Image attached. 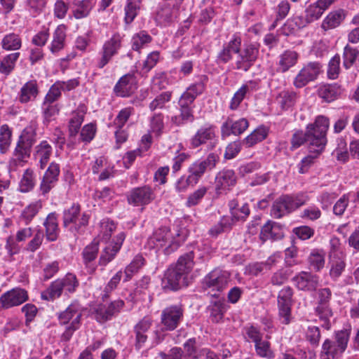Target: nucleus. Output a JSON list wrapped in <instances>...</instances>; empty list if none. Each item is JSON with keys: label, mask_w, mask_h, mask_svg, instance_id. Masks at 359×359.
<instances>
[{"label": "nucleus", "mask_w": 359, "mask_h": 359, "mask_svg": "<svg viewBox=\"0 0 359 359\" xmlns=\"http://www.w3.org/2000/svg\"><path fill=\"white\" fill-rule=\"evenodd\" d=\"M140 0H127L125 7V21L127 24L132 22L140 8Z\"/></svg>", "instance_id": "nucleus-50"}, {"label": "nucleus", "mask_w": 359, "mask_h": 359, "mask_svg": "<svg viewBox=\"0 0 359 359\" xmlns=\"http://www.w3.org/2000/svg\"><path fill=\"white\" fill-rule=\"evenodd\" d=\"M245 333L248 340L255 344V350L258 356L266 359H273L275 357L269 341V335L266 334L264 337V334L260 330L253 325L246 327Z\"/></svg>", "instance_id": "nucleus-8"}, {"label": "nucleus", "mask_w": 359, "mask_h": 359, "mask_svg": "<svg viewBox=\"0 0 359 359\" xmlns=\"http://www.w3.org/2000/svg\"><path fill=\"white\" fill-rule=\"evenodd\" d=\"M358 51L348 45H346L344 49V62L343 65L346 69H349L355 62Z\"/></svg>", "instance_id": "nucleus-57"}, {"label": "nucleus", "mask_w": 359, "mask_h": 359, "mask_svg": "<svg viewBox=\"0 0 359 359\" xmlns=\"http://www.w3.org/2000/svg\"><path fill=\"white\" fill-rule=\"evenodd\" d=\"M123 36L118 33L114 34L110 39L106 41L99 54L100 57L97 60V67L99 69L104 68L117 55L122 46Z\"/></svg>", "instance_id": "nucleus-10"}, {"label": "nucleus", "mask_w": 359, "mask_h": 359, "mask_svg": "<svg viewBox=\"0 0 359 359\" xmlns=\"http://www.w3.org/2000/svg\"><path fill=\"white\" fill-rule=\"evenodd\" d=\"M171 99V93L163 92L156 97V98L149 104V109L151 111L156 109H161L165 107V104L170 102Z\"/></svg>", "instance_id": "nucleus-58"}, {"label": "nucleus", "mask_w": 359, "mask_h": 359, "mask_svg": "<svg viewBox=\"0 0 359 359\" xmlns=\"http://www.w3.org/2000/svg\"><path fill=\"white\" fill-rule=\"evenodd\" d=\"M205 164V163L203 162V161H196L189 166L188 169L189 172V176L192 179L193 182L197 184L205 173L207 170Z\"/></svg>", "instance_id": "nucleus-51"}, {"label": "nucleus", "mask_w": 359, "mask_h": 359, "mask_svg": "<svg viewBox=\"0 0 359 359\" xmlns=\"http://www.w3.org/2000/svg\"><path fill=\"white\" fill-rule=\"evenodd\" d=\"M340 57L335 55L329 62L327 68V76L330 79H336L340 72Z\"/></svg>", "instance_id": "nucleus-59"}, {"label": "nucleus", "mask_w": 359, "mask_h": 359, "mask_svg": "<svg viewBox=\"0 0 359 359\" xmlns=\"http://www.w3.org/2000/svg\"><path fill=\"white\" fill-rule=\"evenodd\" d=\"M35 185V176L32 169L25 170L19 182V190L20 192L26 193L31 191Z\"/></svg>", "instance_id": "nucleus-44"}, {"label": "nucleus", "mask_w": 359, "mask_h": 359, "mask_svg": "<svg viewBox=\"0 0 359 359\" xmlns=\"http://www.w3.org/2000/svg\"><path fill=\"white\" fill-rule=\"evenodd\" d=\"M346 16V11L344 9L331 11L323 20L321 27L325 31L334 29L341 24Z\"/></svg>", "instance_id": "nucleus-31"}, {"label": "nucleus", "mask_w": 359, "mask_h": 359, "mask_svg": "<svg viewBox=\"0 0 359 359\" xmlns=\"http://www.w3.org/2000/svg\"><path fill=\"white\" fill-rule=\"evenodd\" d=\"M311 23L307 18L306 15H295L292 19L289 20L287 25L291 27L292 29H299L305 27L309 24Z\"/></svg>", "instance_id": "nucleus-62"}, {"label": "nucleus", "mask_w": 359, "mask_h": 359, "mask_svg": "<svg viewBox=\"0 0 359 359\" xmlns=\"http://www.w3.org/2000/svg\"><path fill=\"white\" fill-rule=\"evenodd\" d=\"M207 78L201 76L199 80L191 84L180 97L179 107H194V102L196 98L202 94L205 88Z\"/></svg>", "instance_id": "nucleus-15"}, {"label": "nucleus", "mask_w": 359, "mask_h": 359, "mask_svg": "<svg viewBox=\"0 0 359 359\" xmlns=\"http://www.w3.org/2000/svg\"><path fill=\"white\" fill-rule=\"evenodd\" d=\"M183 238L180 236V231H172L168 227H161L156 229L148 238L147 247L151 250L158 251L163 250L165 254H170L175 251Z\"/></svg>", "instance_id": "nucleus-3"}, {"label": "nucleus", "mask_w": 359, "mask_h": 359, "mask_svg": "<svg viewBox=\"0 0 359 359\" xmlns=\"http://www.w3.org/2000/svg\"><path fill=\"white\" fill-rule=\"evenodd\" d=\"M20 53L15 52L0 57V74L4 76L10 75L15 69Z\"/></svg>", "instance_id": "nucleus-38"}, {"label": "nucleus", "mask_w": 359, "mask_h": 359, "mask_svg": "<svg viewBox=\"0 0 359 359\" xmlns=\"http://www.w3.org/2000/svg\"><path fill=\"white\" fill-rule=\"evenodd\" d=\"M337 145L333 151L332 155L337 159V161L345 163L349 158L346 140L343 138H338L337 140Z\"/></svg>", "instance_id": "nucleus-52"}, {"label": "nucleus", "mask_w": 359, "mask_h": 359, "mask_svg": "<svg viewBox=\"0 0 359 359\" xmlns=\"http://www.w3.org/2000/svg\"><path fill=\"white\" fill-rule=\"evenodd\" d=\"M217 142L216 127L209 123L200 127L190 139L191 147L194 149L205 144L212 149Z\"/></svg>", "instance_id": "nucleus-11"}, {"label": "nucleus", "mask_w": 359, "mask_h": 359, "mask_svg": "<svg viewBox=\"0 0 359 359\" xmlns=\"http://www.w3.org/2000/svg\"><path fill=\"white\" fill-rule=\"evenodd\" d=\"M318 294V301L316 312L320 320L323 321V326L325 329L329 330L331 326L330 318L332 316V312L329 305L332 292L329 288H323L319 290Z\"/></svg>", "instance_id": "nucleus-12"}, {"label": "nucleus", "mask_w": 359, "mask_h": 359, "mask_svg": "<svg viewBox=\"0 0 359 359\" xmlns=\"http://www.w3.org/2000/svg\"><path fill=\"white\" fill-rule=\"evenodd\" d=\"M98 250V242L97 241H93L87 245L83 251V257L85 263L94 260L97 257Z\"/></svg>", "instance_id": "nucleus-61"}, {"label": "nucleus", "mask_w": 359, "mask_h": 359, "mask_svg": "<svg viewBox=\"0 0 359 359\" xmlns=\"http://www.w3.org/2000/svg\"><path fill=\"white\" fill-rule=\"evenodd\" d=\"M79 281L73 273H67L64 278H58L41 293V297L46 301H54L62 292L65 294L74 293L79 287Z\"/></svg>", "instance_id": "nucleus-5"}, {"label": "nucleus", "mask_w": 359, "mask_h": 359, "mask_svg": "<svg viewBox=\"0 0 359 359\" xmlns=\"http://www.w3.org/2000/svg\"><path fill=\"white\" fill-rule=\"evenodd\" d=\"M259 54L258 48L252 44L246 46L239 50L235 61L234 68L238 70L247 72L254 65Z\"/></svg>", "instance_id": "nucleus-13"}, {"label": "nucleus", "mask_w": 359, "mask_h": 359, "mask_svg": "<svg viewBox=\"0 0 359 359\" xmlns=\"http://www.w3.org/2000/svg\"><path fill=\"white\" fill-rule=\"evenodd\" d=\"M12 130L7 124L0 127V153L6 154L11 143Z\"/></svg>", "instance_id": "nucleus-47"}, {"label": "nucleus", "mask_w": 359, "mask_h": 359, "mask_svg": "<svg viewBox=\"0 0 359 359\" xmlns=\"http://www.w3.org/2000/svg\"><path fill=\"white\" fill-rule=\"evenodd\" d=\"M22 41L21 36L15 32L4 34L1 39L0 46L4 51H16L21 48Z\"/></svg>", "instance_id": "nucleus-34"}, {"label": "nucleus", "mask_w": 359, "mask_h": 359, "mask_svg": "<svg viewBox=\"0 0 359 359\" xmlns=\"http://www.w3.org/2000/svg\"><path fill=\"white\" fill-rule=\"evenodd\" d=\"M267 135L266 130L264 128H258L244 140L247 147H252L257 143L264 140Z\"/></svg>", "instance_id": "nucleus-54"}, {"label": "nucleus", "mask_w": 359, "mask_h": 359, "mask_svg": "<svg viewBox=\"0 0 359 359\" xmlns=\"http://www.w3.org/2000/svg\"><path fill=\"white\" fill-rule=\"evenodd\" d=\"M194 254L193 252L185 253L180 257L177 264L166 271L162 280L163 287L165 290H177L186 285L187 275L191 271Z\"/></svg>", "instance_id": "nucleus-2"}, {"label": "nucleus", "mask_w": 359, "mask_h": 359, "mask_svg": "<svg viewBox=\"0 0 359 359\" xmlns=\"http://www.w3.org/2000/svg\"><path fill=\"white\" fill-rule=\"evenodd\" d=\"M184 349L185 352L184 357L189 359H199L202 355L203 348H197L194 338L189 339L184 343Z\"/></svg>", "instance_id": "nucleus-53"}, {"label": "nucleus", "mask_w": 359, "mask_h": 359, "mask_svg": "<svg viewBox=\"0 0 359 359\" xmlns=\"http://www.w3.org/2000/svg\"><path fill=\"white\" fill-rule=\"evenodd\" d=\"M152 325V320L149 317H144L140 320L134 327L135 334V346L141 348L148 338V332Z\"/></svg>", "instance_id": "nucleus-27"}, {"label": "nucleus", "mask_w": 359, "mask_h": 359, "mask_svg": "<svg viewBox=\"0 0 359 359\" xmlns=\"http://www.w3.org/2000/svg\"><path fill=\"white\" fill-rule=\"evenodd\" d=\"M144 259L142 256L137 255L135 257L133 260L125 269V281L130 280L131 277L138 271V270L144 265Z\"/></svg>", "instance_id": "nucleus-55"}, {"label": "nucleus", "mask_w": 359, "mask_h": 359, "mask_svg": "<svg viewBox=\"0 0 359 359\" xmlns=\"http://www.w3.org/2000/svg\"><path fill=\"white\" fill-rule=\"evenodd\" d=\"M308 201L309 196L304 194L281 196L273 203L271 215L276 219L281 218L304 205Z\"/></svg>", "instance_id": "nucleus-6"}, {"label": "nucleus", "mask_w": 359, "mask_h": 359, "mask_svg": "<svg viewBox=\"0 0 359 359\" xmlns=\"http://www.w3.org/2000/svg\"><path fill=\"white\" fill-rule=\"evenodd\" d=\"M66 30V26L64 25H58L55 29L53 34L52 41L48 46L50 51L53 55H57L65 48L67 36Z\"/></svg>", "instance_id": "nucleus-30"}, {"label": "nucleus", "mask_w": 359, "mask_h": 359, "mask_svg": "<svg viewBox=\"0 0 359 359\" xmlns=\"http://www.w3.org/2000/svg\"><path fill=\"white\" fill-rule=\"evenodd\" d=\"M341 92V86L337 83L324 84L320 86L318 90L319 97L327 102L336 100Z\"/></svg>", "instance_id": "nucleus-39"}, {"label": "nucleus", "mask_w": 359, "mask_h": 359, "mask_svg": "<svg viewBox=\"0 0 359 359\" xmlns=\"http://www.w3.org/2000/svg\"><path fill=\"white\" fill-rule=\"evenodd\" d=\"M125 238V233L121 232L117 235L116 239L112 243H109L104 248L99 260L100 265L106 266L115 257L117 252L120 250Z\"/></svg>", "instance_id": "nucleus-23"}, {"label": "nucleus", "mask_w": 359, "mask_h": 359, "mask_svg": "<svg viewBox=\"0 0 359 359\" xmlns=\"http://www.w3.org/2000/svg\"><path fill=\"white\" fill-rule=\"evenodd\" d=\"M325 256L323 250H313L309 257L310 266L316 271H320L325 266Z\"/></svg>", "instance_id": "nucleus-49"}, {"label": "nucleus", "mask_w": 359, "mask_h": 359, "mask_svg": "<svg viewBox=\"0 0 359 359\" xmlns=\"http://www.w3.org/2000/svg\"><path fill=\"white\" fill-rule=\"evenodd\" d=\"M184 310L181 305H172L165 308L161 313V323L166 330H174L183 319Z\"/></svg>", "instance_id": "nucleus-14"}, {"label": "nucleus", "mask_w": 359, "mask_h": 359, "mask_svg": "<svg viewBox=\"0 0 359 359\" xmlns=\"http://www.w3.org/2000/svg\"><path fill=\"white\" fill-rule=\"evenodd\" d=\"M330 276L333 280H337L345 269V255L341 251L333 250L330 252Z\"/></svg>", "instance_id": "nucleus-26"}, {"label": "nucleus", "mask_w": 359, "mask_h": 359, "mask_svg": "<svg viewBox=\"0 0 359 359\" xmlns=\"http://www.w3.org/2000/svg\"><path fill=\"white\" fill-rule=\"evenodd\" d=\"M321 65L319 62H309L304 66L296 76L294 85L297 88H302L309 82L315 80L320 72Z\"/></svg>", "instance_id": "nucleus-20"}, {"label": "nucleus", "mask_w": 359, "mask_h": 359, "mask_svg": "<svg viewBox=\"0 0 359 359\" xmlns=\"http://www.w3.org/2000/svg\"><path fill=\"white\" fill-rule=\"evenodd\" d=\"M329 126L328 118L318 116L314 123L307 126L305 133L297 131L293 134L291 140L292 149H295L306 142L310 153L320 154L327 142L326 135Z\"/></svg>", "instance_id": "nucleus-1"}, {"label": "nucleus", "mask_w": 359, "mask_h": 359, "mask_svg": "<svg viewBox=\"0 0 359 359\" xmlns=\"http://www.w3.org/2000/svg\"><path fill=\"white\" fill-rule=\"evenodd\" d=\"M299 58V54L292 50H287L284 51L279 56V61L278 63V70L280 72H286L290 68L294 67Z\"/></svg>", "instance_id": "nucleus-36"}, {"label": "nucleus", "mask_w": 359, "mask_h": 359, "mask_svg": "<svg viewBox=\"0 0 359 359\" xmlns=\"http://www.w3.org/2000/svg\"><path fill=\"white\" fill-rule=\"evenodd\" d=\"M241 46V39L239 36L233 35L232 39L224 44L222 49L217 55V61L226 64L233 59V56L239 51Z\"/></svg>", "instance_id": "nucleus-24"}, {"label": "nucleus", "mask_w": 359, "mask_h": 359, "mask_svg": "<svg viewBox=\"0 0 359 359\" xmlns=\"http://www.w3.org/2000/svg\"><path fill=\"white\" fill-rule=\"evenodd\" d=\"M154 198V191L147 185L132 189L127 196L128 203L134 206L148 205Z\"/></svg>", "instance_id": "nucleus-16"}, {"label": "nucleus", "mask_w": 359, "mask_h": 359, "mask_svg": "<svg viewBox=\"0 0 359 359\" xmlns=\"http://www.w3.org/2000/svg\"><path fill=\"white\" fill-rule=\"evenodd\" d=\"M249 126L247 119L242 118L238 121L228 118L222 126L221 132L223 137L233 134L238 135L243 133Z\"/></svg>", "instance_id": "nucleus-28"}, {"label": "nucleus", "mask_w": 359, "mask_h": 359, "mask_svg": "<svg viewBox=\"0 0 359 359\" xmlns=\"http://www.w3.org/2000/svg\"><path fill=\"white\" fill-rule=\"evenodd\" d=\"M229 208L232 217L236 220L244 219L250 214V209L247 203H243L240 206L238 201L233 200L229 203Z\"/></svg>", "instance_id": "nucleus-46"}, {"label": "nucleus", "mask_w": 359, "mask_h": 359, "mask_svg": "<svg viewBox=\"0 0 359 359\" xmlns=\"http://www.w3.org/2000/svg\"><path fill=\"white\" fill-rule=\"evenodd\" d=\"M53 153V147L46 140L41 141L34 148V158L39 161V167L44 169Z\"/></svg>", "instance_id": "nucleus-29"}, {"label": "nucleus", "mask_w": 359, "mask_h": 359, "mask_svg": "<svg viewBox=\"0 0 359 359\" xmlns=\"http://www.w3.org/2000/svg\"><path fill=\"white\" fill-rule=\"evenodd\" d=\"M323 13L316 2L310 4L305 10L306 15L311 22L318 20Z\"/></svg>", "instance_id": "nucleus-63"}, {"label": "nucleus", "mask_w": 359, "mask_h": 359, "mask_svg": "<svg viewBox=\"0 0 359 359\" xmlns=\"http://www.w3.org/2000/svg\"><path fill=\"white\" fill-rule=\"evenodd\" d=\"M350 332L347 330L336 332L335 340L327 339L322 345L320 357L323 359H339L345 351Z\"/></svg>", "instance_id": "nucleus-7"}, {"label": "nucleus", "mask_w": 359, "mask_h": 359, "mask_svg": "<svg viewBox=\"0 0 359 359\" xmlns=\"http://www.w3.org/2000/svg\"><path fill=\"white\" fill-rule=\"evenodd\" d=\"M39 93L38 86L36 81L31 80L25 83L18 93L19 102L22 104L33 101Z\"/></svg>", "instance_id": "nucleus-33"}, {"label": "nucleus", "mask_w": 359, "mask_h": 359, "mask_svg": "<svg viewBox=\"0 0 359 359\" xmlns=\"http://www.w3.org/2000/svg\"><path fill=\"white\" fill-rule=\"evenodd\" d=\"M292 294V288L285 287L279 292L278 295L279 315L282 319V323L284 324H288L290 321Z\"/></svg>", "instance_id": "nucleus-19"}, {"label": "nucleus", "mask_w": 359, "mask_h": 359, "mask_svg": "<svg viewBox=\"0 0 359 359\" xmlns=\"http://www.w3.org/2000/svg\"><path fill=\"white\" fill-rule=\"evenodd\" d=\"M131 76L124 75L117 82L114 90L118 96L127 97L132 93Z\"/></svg>", "instance_id": "nucleus-42"}, {"label": "nucleus", "mask_w": 359, "mask_h": 359, "mask_svg": "<svg viewBox=\"0 0 359 359\" xmlns=\"http://www.w3.org/2000/svg\"><path fill=\"white\" fill-rule=\"evenodd\" d=\"M180 114L171 118V121L177 126H183L188 122H193L194 120V107H179Z\"/></svg>", "instance_id": "nucleus-41"}, {"label": "nucleus", "mask_w": 359, "mask_h": 359, "mask_svg": "<svg viewBox=\"0 0 359 359\" xmlns=\"http://www.w3.org/2000/svg\"><path fill=\"white\" fill-rule=\"evenodd\" d=\"M292 281L300 290L314 291L318 286L319 278L310 272L301 271L293 277Z\"/></svg>", "instance_id": "nucleus-22"}, {"label": "nucleus", "mask_w": 359, "mask_h": 359, "mask_svg": "<svg viewBox=\"0 0 359 359\" xmlns=\"http://www.w3.org/2000/svg\"><path fill=\"white\" fill-rule=\"evenodd\" d=\"M151 40V36L146 31H140L132 37V49L140 52V49L144 48Z\"/></svg>", "instance_id": "nucleus-45"}, {"label": "nucleus", "mask_w": 359, "mask_h": 359, "mask_svg": "<svg viewBox=\"0 0 359 359\" xmlns=\"http://www.w3.org/2000/svg\"><path fill=\"white\" fill-rule=\"evenodd\" d=\"M80 211V205L74 203L63 212V225L67 227L72 224L69 230L74 234L81 231L88 224L89 215L86 212L81 214Z\"/></svg>", "instance_id": "nucleus-9"}, {"label": "nucleus", "mask_w": 359, "mask_h": 359, "mask_svg": "<svg viewBox=\"0 0 359 359\" xmlns=\"http://www.w3.org/2000/svg\"><path fill=\"white\" fill-rule=\"evenodd\" d=\"M207 191L208 189L205 187H200L198 189H196L194 192L188 196L187 201L186 202L187 205L188 207H191L198 204L206 194Z\"/></svg>", "instance_id": "nucleus-60"}, {"label": "nucleus", "mask_w": 359, "mask_h": 359, "mask_svg": "<svg viewBox=\"0 0 359 359\" xmlns=\"http://www.w3.org/2000/svg\"><path fill=\"white\" fill-rule=\"evenodd\" d=\"M296 100V93L291 91L283 90L276 97V101L280 108L286 110L292 107Z\"/></svg>", "instance_id": "nucleus-48"}, {"label": "nucleus", "mask_w": 359, "mask_h": 359, "mask_svg": "<svg viewBox=\"0 0 359 359\" xmlns=\"http://www.w3.org/2000/svg\"><path fill=\"white\" fill-rule=\"evenodd\" d=\"M259 88V84L256 81H249L241 86V87L234 93L231 98L229 108L231 110H236L239 107L241 102L247 96L256 91Z\"/></svg>", "instance_id": "nucleus-25"}, {"label": "nucleus", "mask_w": 359, "mask_h": 359, "mask_svg": "<svg viewBox=\"0 0 359 359\" xmlns=\"http://www.w3.org/2000/svg\"><path fill=\"white\" fill-rule=\"evenodd\" d=\"M43 226L46 229V239L49 241H56L59 234L57 215L55 212L48 214L43 222Z\"/></svg>", "instance_id": "nucleus-37"}, {"label": "nucleus", "mask_w": 359, "mask_h": 359, "mask_svg": "<svg viewBox=\"0 0 359 359\" xmlns=\"http://www.w3.org/2000/svg\"><path fill=\"white\" fill-rule=\"evenodd\" d=\"M96 4V0L74 1L73 15L76 19H82L89 15L90 11Z\"/></svg>", "instance_id": "nucleus-40"}, {"label": "nucleus", "mask_w": 359, "mask_h": 359, "mask_svg": "<svg viewBox=\"0 0 359 359\" xmlns=\"http://www.w3.org/2000/svg\"><path fill=\"white\" fill-rule=\"evenodd\" d=\"M36 130L32 126L26 127L19 137L13 151V157L9 162L11 170L22 166L29 157L32 146L36 142Z\"/></svg>", "instance_id": "nucleus-4"}, {"label": "nucleus", "mask_w": 359, "mask_h": 359, "mask_svg": "<svg viewBox=\"0 0 359 359\" xmlns=\"http://www.w3.org/2000/svg\"><path fill=\"white\" fill-rule=\"evenodd\" d=\"M47 0H25V7L33 16L39 15L45 8Z\"/></svg>", "instance_id": "nucleus-56"}, {"label": "nucleus", "mask_w": 359, "mask_h": 359, "mask_svg": "<svg viewBox=\"0 0 359 359\" xmlns=\"http://www.w3.org/2000/svg\"><path fill=\"white\" fill-rule=\"evenodd\" d=\"M81 313L76 304L69 305L65 311L59 314L58 318L61 324H67L72 320L70 325H79Z\"/></svg>", "instance_id": "nucleus-35"}, {"label": "nucleus", "mask_w": 359, "mask_h": 359, "mask_svg": "<svg viewBox=\"0 0 359 359\" xmlns=\"http://www.w3.org/2000/svg\"><path fill=\"white\" fill-rule=\"evenodd\" d=\"M60 83L55 82L49 89L46 94L44 101L45 104H53L56 101L61 95L62 87L60 86Z\"/></svg>", "instance_id": "nucleus-64"}, {"label": "nucleus", "mask_w": 359, "mask_h": 359, "mask_svg": "<svg viewBox=\"0 0 359 359\" xmlns=\"http://www.w3.org/2000/svg\"><path fill=\"white\" fill-rule=\"evenodd\" d=\"M28 299L27 292L22 288L12 289L0 297V309H9L17 306Z\"/></svg>", "instance_id": "nucleus-18"}, {"label": "nucleus", "mask_w": 359, "mask_h": 359, "mask_svg": "<svg viewBox=\"0 0 359 359\" xmlns=\"http://www.w3.org/2000/svg\"><path fill=\"white\" fill-rule=\"evenodd\" d=\"M86 110L87 109L85 105L80 104L76 109L72 112V117L69 122V133L70 136H75L79 131Z\"/></svg>", "instance_id": "nucleus-32"}, {"label": "nucleus", "mask_w": 359, "mask_h": 359, "mask_svg": "<svg viewBox=\"0 0 359 359\" xmlns=\"http://www.w3.org/2000/svg\"><path fill=\"white\" fill-rule=\"evenodd\" d=\"M229 278L230 274L229 272L219 269H215L205 277L203 284L206 288L222 291L227 285Z\"/></svg>", "instance_id": "nucleus-17"}, {"label": "nucleus", "mask_w": 359, "mask_h": 359, "mask_svg": "<svg viewBox=\"0 0 359 359\" xmlns=\"http://www.w3.org/2000/svg\"><path fill=\"white\" fill-rule=\"evenodd\" d=\"M236 183V176L233 170L224 169L219 171L215 180V188L217 194L230 190Z\"/></svg>", "instance_id": "nucleus-21"}, {"label": "nucleus", "mask_w": 359, "mask_h": 359, "mask_svg": "<svg viewBox=\"0 0 359 359\" xmlns=\"http://www.w3.org/2000/svg\"><path fill=\"white\" fill-rule=\"evenodd\" d=\"M209 311L211 321L218 323L223 319L226 312V305L220 300L215 301L209 306Z\"/></svg>", "instance_id": "nucleus-43"}]
</instances>
